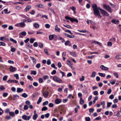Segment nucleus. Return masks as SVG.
Returning <instances> with one entry per match:
<instances>
[{"label": "nucleus", "mask_w": 121, "mask_h": 121, "mask_svg": "<svg viewBox=\"0 0 121 121\" xmlns=\"http://www.w3.org/2000/svg\"><path fill=\"white\" fill-rule=\"evenodd\" d=\"M30 116H27L26 115H24L22 116V118L24 120H28L30 119Z\"/></svg>", "instance_id": "5"}, {"label": "nucleus", "mask_w": 121, "mask_h": 121, "mask_svg": "<svg viewBox=\"0 0 121 121\" xmlns=\"http://www.w3.org/2000/svg\"><path fill=\"white\" fill-rule=\"evenodd\" d=\"M49 9H50L51 11V12L52 13H53V14H55L56 13L54 11V9H52L51 8H49Z\"/></svg>", "instance_id": "45"}, {"label": "nucleus", "mask_w": 121, "mask_h": 121, "mask_svg": "<svg viewBox=\"0 0 121 121\" xmlns=\"http://www.w3.org/2000/svg\"><path fill=\"white\" fill-rule=\"evenodd\" d=\"M44 52H45V53L47 55H49V54L48 53V50L46 49H45L44 50Z\"/></svg>", "instance_id": "36"}, {"label": "nucleus", "mask_w": 121, "mask_h": 121, "mask_svg": "<svg viewBox=\"0 0 121 121\" xmlns=\"http://www.w3.org/2000/svg\"><path fill=\"white\" fill-rule=\"evenodd\" d=\"M49 38L50 40H52L54 38V36L52 35H50L49 36Z\"/></svg>", "instance_id": "28"}, {"label": "nucleus", "mask_w": 121, "mask_h": 121, "mask_svg": "<svg viewBox=\"0 0 121 121\" xmlns=\"http://www.w3.org/2000/svg\"><path fill=\"white\" fill-rule=\"evenodd\" d=\"M49 78V76L47 75H44L43 77V78L44 80H45L46 79H48Z\"/></svg>", "instance_id": "22"}, {"label": "nucleus", "mask_w": 121, "mask_h": 121, "mask_svg": "<svg viewBox=\"0 0 121 121\" xmlns=\"http://www.w3.org/2000/svg\"><path fill=\"white\" fill-rule=\"evenodd\" d=\"M103 7L104 9H105L106 10H107L110 13H111L112 12L111 8L109 5L104 4L103 5Z\"/></svg>", "instance_id": "2"}, {"label": "nucleus", "mask_w": 121, "mask_h": 121, "mask_svg": "<svg viewBox=\"0 0 121 121\" xmlns=\"http://www.w3.org/2000/svg\"><path fill=\"white\" fill-rule=\"evenodd\" d=\"M7 78V75H5L3 78V81L6 80Z\"/></svg>", "instance_id": "50"}, {"label": "nucleus", "mask_w": 121, "mask_h": 121, "mask_svg": "<svg viewBox=\"0 0 121 121\" xmlns=\"http://www.w3.org/2000/svg\"><path fill=\"white\" fill-rule=\"evenodd\" d=\"M100 12L103 15H105L108 16H109V14L107 12L103 9H101Z\"/></svg>", "instance_id": "4"}, {"label": "nucleus", "mask_w": 121, "mask_h": 121, "mask_svg": "<svg viewBox=\"0 0 121 121\" xmlns=\"http://www.w3.org/2000/svg\"><path fill=\"white\" fill-rule=\"evenodd\" d=\"M112 104V103L111 102H108L107 103V108H108Z\"/></svg>", "instance_id": "38"}, {"label": "nucleus", "mask_w": 121, "mask_h": 121, "mask_svg": "<svg viewBox=\"0 0 121 121\" xmlns=\"http://www.w3.org/2000/svg\"><path fill=\"white\" fill-rule=\"evenodd\" d=\"M20 27H23L26 26L25 23L23 22L20 23Z\"/></svg>", "instance_id": "16"}, {"label": "nucleus", "mask_w": 121, "mask_h": 121, "mask_svg": "<svg viewBox=\"0 0 121 121\" xmlns=\"http://www.w3.org/2000/svg\"><path fill=\"white\" fill-rule=\"evenodd\" d=\"M60 40H61V42L63 43H64L65 41L64 39L61 37H60Z\"/></svg>", "instance_id": "64"}, {"label": "nucleus", "mask_w": 121, "mask_h": 121, "mask_svg": "<svg viewBox=\"0 0 121 121\" xmlns=\"http://www.w3.org/2000/svg\"><path fill=\"white\" fill-rule=\"evenodd\" d=\"M34 26L36 28H38L39 26V25L37 23H35L33 24Z\"/></svg>", "instance_id": "19"}, {"label": "nucleus", "mask_w": 121, "mask_h": 121, "mask_svg": "<svg viewBox=\"0 0 121 121\" xmlns=\"http://www.w3.org/2000/svg\"><path fill=\"white\" fill-rule=\"evenodd\" d=\"M56 73V71L55 70H53L51 73V74L52 75H54Z\"/></svg>", "instance_id": "62"}, {"label": "nucleus", "mask_w": 121, "mask_h": 121, "mask_svg": "<svg viewBox=\"0 0 121 121\" xmlns=\"http://www.w3.org/2000/svg\"><path fill=\"white\" fill-rule=\"evenodd\" d=\"M100 68L102 70H104L107 71L108 70V68L104 66L103 65H102L100 66Z\"/></svg>", "instance_id": "6"}, {"label": "nucleus", "mask_w": 121, "mask_h": 121, "mask_svg": "<svg viewBox=\"0 0 121 121\" xmlns=\"http://www.w3.org/2000/svg\"><path fill=\"white\" fill-rule=\"evenodd\" d=\"M71 21L72 22H76L77 23L78 22V21L77 19L73 18H72Z\"/></svg>", "instance_id": "14"}, {"label": "nucleus", "mask_w": 121, "mask_h": 121, "mask_svg": "<svg viewBox=\"0 0 121 121\" xmlns=\"http://www.w3.org/2000/svg\"><path fill=\"white\" fill-rule=\"evenodd\" d=\"M65 31L66 32H68V33L70 34H73V33H72L71 32V31L69 30H65Z\"/></svg>", "instance_id": "61"}, {"label": "nucleus", "mask_w": 121, "mask_h": 121, "mask_svg": "<svg viewBox=\"0 0 121 121\" xmlns=\"http://www.w3.org/2000/svg\"><path fill=\"white\" fill-rule=\"evenodd\" d=\"M22 96L23 97L26 98L27 97L28 95L26 93H24L22 95Z\"/></svg>", "instance_id": "26"}, {"label": "nucleus", "mask_w": 121, "mask_h": 121, "mask_svg": "<svg viewBox=\"0 0 121 121\" xmlns=\"http://www.w3.org/2000/svg\"><path fill=\"white\" fill-rule=\"evenodd\" d=\"M9 115L12 117H14L15 115L14 113L13 112H10L9 113Z\"/></svg>", "instance_id": "25"}, {"label": "nucleus", "mask_w": 121, "mask_h": 121, "mask_svg": "<svg viewBox=\"0 0 121 121\" xmlns=\"http://www.w3.org/2000/svg\"><path fill=\"white\" fill-rule=\"evenodd\" d=\"M63 26L64 27H66L70 29H72L71 26L69 25H63Z\"/></svg>", "instance_id": "31"}, {"label": "nucleus", "mask_w": 121, "mask_h": 121, "mask_svg": "<svg viewBox=\"0 0 121 121\" xmlns=\"http://www.w3.org/2000/svg\"><path fill=\"white\" fill-rule=\"evenodd\" d=\"M23 89H22L21 88H18L17 89V93H20L23 91Z\"/></svg>", "instance_id": "15"}, {"label": "nucleus", "mask_w": 121, "mask_h": 121, "mask_svg": "<svg viewBox=\"0 0 121 121\" xmlns=\"http://www.w3.org/2000/svg\"><path fill=\"white\" fill-rule=\"evenodd\" d=\"M35 39L33 38H31L30 39V42L31 43H33L35 40Z\"/></svg>", "instance_id": "63"}, {"label": "nucleus", "mask_w": 121, "mask_h": 121, "mask_svg": "<svg viewBox=\"0 0 121 121\" xmlns=\"http://www.w3.org/2000/svg\"><path fill=\"white\" fill-rule=\"evenodd\" d=\"M42 100V98L41 97H40L39 98V99L37 102V104H39L41 101Z\"/></svg>", "instance_id": "32"}, {"label": "nucleus", "mask_w": 121, "mask_h": 121, "mask_svg": "<svg viewBox=\"0 0 121 121\" xmlns=\"http://www.w3.org/2000/svg\"><path fill=\"white\" fill-rule=\"evenodd\" d=\"M92 8L93 10L94 13L95 15L96 16H98V17L101 18V16L100 15L99 10H98V8L96 4H93L92 5Z\"/></svg>", "instance_id": "1"}, {"label": "nucleus", "mask_w": 121, "mask_h": 121, "mask_svg": "<svg viewBox=\"0 0 121 121\" xmlns=\"http://www.w3.org/2000/svg\"><path fill=\"white\" fill-rule=\"evenodd\" d=\"M38 94V92H35V93L33 95V97L34 98L37 96Z\"/></svg>", "instance_id": "29"}, {"label": "nucleus", "mask_w": 121, "mask_h": 121, "mask_svg": "<svg viewBox=\"0 0 121 121\" xmlns=\"http://www.w3.org/2000/svg\"><path fill=\"white\" fill-rule=\"evenodd\" d=\"M38 115L37 114H34L33 116V119L34 120H36L38 117Z\"/></svg>", "instance_id": "20"}, {"label": "nucleus", "mask_w": 121, "mask_h": 121, "mask_svg": "<svg viewBox=\"0 0 121 121\" xmlns=\"http://www.w3.org/2000/svg\"><path fill=\"white\" fill-rule=\"evenodd\" d=\"M8 95V93H3V97H6Z\"/></svg>", "instance_id": "54"}, {"label": "nucleus", "mask_w": 121, "mask_h": 121, "mask_svg": "<svg viewBox=\"0 0 121 121\" xmlns=\"http://www.w3.org/2000/svg\"><path fill=\"white\" fill-rule=\"evenodd\" d=\"M69 54L72 56L74 57H75L76 56V54L75 52H71L69 51Z\"/></svg>", "instance_id": "13"}, {"label": "nucleus", "mask_w": 121, "mask_h": 121, "mask_svg": "<svg viewBox=\"0 0 121 121\" xmlns=\"http://www.w3.org/2000/svg\"><path fill=\"white\" fill-rule=\"evenodd\" d=\"M51 66L52 67L54 68V69H57V67L55 66V65L54 63L52 64L51 65Z\"/></svg>", "instance_id": "42"}, {"label": "nucleus", "mask_w": 121, "mask_h": 121, "mask_svg": "<svg viewBox=\"0 0 121 121\" xmlns=\"http://www.w3.org/2000/svg\"><path fill=\"white\" fill-rule=\"evenodd\" d=\"M31 6L29 5L26 6V8L25 9V11H28L31 8Z\"/></svg>", "instance_id": "10"}, {"label": "nucleus", "mask_w": 121, "mask_h": 121, "mask_svg": "<svg viewBox=\"0 0 121 121\" xmlns=\"http://www.w3.org/2000/svg\"><path fill=\"white\" fill-rule=\"evenodd\" d=\"M27 78L28 79L30 80H33L32 78L30 75H28L27 76Z\"/></svg>", "instance_id": "49"}, {"label": "nucleus", "mask_w": 121, "mask_h": 121, "mask_svg": "<svg viewBox=\"0 0 121 121\" xmlns=\"http://www.w3.org/2000/svg\"><path fill=\"white\" fill-rule=\"evenodd\" d=\"M5 89V88L3 86H0V91L4 90Z\"/></svg>", "instance_id": "34"}, {"label": "nucleus", "mask_w": 121, "mask_h": 121, "mask_svg": "<svg viewBox=\"0 0 121 121\" xmlns=\"http://www.w3.org/2000/svg\"><path fill=\"white\" fill-rule=\"evenodd\" d=\"M48 94L49 92L48 91H45L43 93V95L44 97L46 98L48 96Z\"/></svg>", "instance_id": "12"}, {"label": "nucleus", "mask_w": 121, "mask_h": 121, "mask_svg": "<svg viewBox=\"0 0 121 121\" xmlns=\"http://www.w3.org/2000/svg\"><path fill=\"white\" fill-rule=\"evenodd\" d=\"M37 73V72L36 71H32L30 73L31 74H33L34 75H35Z\"/></svg>", "instance_id": "37"}, {"label": "nucleus", "mask_w": 121, "mask_h": 121, "mask_svg": "<svg viewBox=\"0 0 121 121\" xmlns=\"http://www.w3.org/2000/svg\"><path fill=\"white\" fill-rule=\"evenodd\" d=\"M98 74L100 76L102 77H104L105 76V74L104 73H99Z\"/></svg>", "instance_id": "33"}, {"label": "nucleus", "mask_w": 121, "mask_h": 121, "mask_svg": "<svg viewBox=\"0 0 121 121\" xmlns=\"http://www.w3.org/2000/svg\"><path fill=\"white\" fill-rule=\"evenodd\" d=\"M35 32V31H28V34L29 35H32L34 34Z\"/></svg>", "instance_id": "52"}, {"label": "nucleus", "mask_w": 121, "mask_h": 121, "mask_svg": "<svg viewBox=\"0 0 121 121\" xmlns=\"http://www.w3.org/2000/svg\"><path fill=\"white\" fill-rule=\"evenodd\" d=\"M65 18L66 19L69 20L71 21L72 18L69 17L68 16H66L65 17Z\"/></svg>", "instance_id": "51"}, {"label": "nucleus", "mask_w": 121, "mask_h": 121, "mask_svg": "<svg viewBox=\"0 0 121 121\" xmlns=\"http://www.w3.org/2000/svg\"><path fill=\"white\" fill-rule=\"evenodd\" d=\"M21 35L24 36H26V33L25 31L22 32L21 33Z\"/></svg>", "instance_id": "40"}, {"label": "nucleus", "mask_w": 121, "mask_h": 121, "mask_svg": "<svg viewBox=\"0 0 121 121\" xmlns=\"http://www.w3.org/2000/svg\"><path fill=\"white\" fill-rule=\"evenodd\" d=\"M116 58L117 60L121 59V55H118L116 56Z\"/></svg>", "instance_id": "30"}, {"label": "nucleus", "mask_w": 121, "mask_h": 121, "mask_svg": "<svg viewBox=\"0 0 121 121\" xmlns=\"http://www.w3.org/2000/svg\"><path fill=\"white\" fill-rule=\"evenodd\" d=\"M94 110V109L93 108H90L89 109V111L90 113L93 112Z\"/></svg>", "instance_id": "43"}, {"label": "nucleus", "mask_w": 121, "mask_h": 121, "mask_svg": "<svg viewBox=\"0 0 121 121\" xmlns=\"http://www.w3.org/2000/svg\"><path fill=\"white\" fill-rule=\"evenodd\" d=\"M39 82L40 83H42L43 81V78H40L39 79Z\"/></svg>", "instance_id": "58"}, {"label": "nucleus", "mask_w": 121, "mask_h": 121, "mask_svg": "<svg viewBox=\"0 0 121 121\" xmlns=\"http://www.w3.org/2000/svg\"><path fill=\"white\" fill-rule=\"evenodd\" d=\"M13 100L16 99L17 98H19V96L17 95H13Z\"/></svg>", "instance_id": "24"}, {"label": "nucleus", "mask_w": 121, "mask_h": 121, "mask_svg": "<svg viewBox=\"0 0 121 121\" xmlns=\"http://www.w3.org/2000/svg\"><path fill=\"white\" fill-rule=\"evenodd\" d=\"M62 101L61 99H56L55 101V102L56 104H58L61 102Z\"/></svg>", "instance_id": "11"}, {"label": "nucleus", "mask_w": 121, "mask_h": 121, "mask_svg": "<svg viewBox=\"0 0 121 121\" xmlns=\"http://www.w3.org/2000/svg\"><path fill=\"white\" fill-rule=\"evenodd\" d=\"M48 108L46 106H44L41 109L42 111H45L48 110Z\"/></svg>", "instance_id": "27"}, {"label": "nucleus", "mask_w": 121, "mask_h": 121, "mask_svg": "<svg viewBox=\"0 0 121 121\" xmlns=\"http://www.w3.org/2000/svg\"><path fill=\"white\" fill-rule=\"evenodd\" d=\"M112 22L114 24H118L119 22L118 20H116L115 19H113L112 21Z\"/></svg>", "instance_id": "9"}, {"label": "nucleus", "mask_w": 121, "mask_h": 121, "mask_svg": "<svg viewBox=\"0 0 121 121\" xmlns=\"http://www.w3.org/2000/svg\"><path fill=\"white\" fill-rule=\"evenodd\" d=\"M39 46L41 48H43V44L41 43H39Z\"/></svg>", "instance_id": "53"}, {"label": "nucleus", "mask_w": 121, "mask_h": 121, "mask_svg": "<svg viewBox=\"0 0 121 121\" xmlns=\"http://www.w3.org/2000/svg\"><path fill=\"white\" fill-rule=\"evenodd\" d=\"M38 7L40 8H43L44 7V6L41 4H39V5H36Z\"/></svg>", "instance_id": "56"}, {"label": "nucleus", "mask_w": 121, "mask_h": 121, "mask_svg": "<svg viewBox=\"0 0 121 121\" xmlns=\"http://www.w3.org/2000/svg\"><path fill=\"white\" fill-rule=\"evenodd\" d=\"M53 80L55 82L58 83H61L62 82V80L60 79L59 78L56 76H53Z\"/></svg>", "instance_id": "3"}, {"label": "nucleus", "mask_w": 121, "mask_h": 121, "mask_svg": "<svg viewBox=\"0 0 121 121\" xmlns=\"http://www.w3.org/2000/svg\"><path fill=\"white\" fill-rule=\"evenodd\" d=\"M48 101H46L43 103V105H47L48 104Z\"/></svg>", "instance_id": "46"}, {"label": "nucleus", "mask_w": 121, "mask_h": 121, "mask_svg": "<svg viewBox=\"0 0 121 121\" xmlns=\"http://www.w3.org/2000/svg\"><path fill=\"white\" fill-rule=\"evenodd\" d=\"M84 102V101L83 100L82 97H81L80 100V104L81 105H82L83 104Z\"/></svg>", "instance_id": "17"}, {"label": "nucleus", "mask_w": 121, "mask_h": 121, "mask_svg": "<svg viewBox=\"0 0 121 121\" xmlns=\"http://www.w3.org/2000/svg\"><path fill=\"white\" fill-rule=\"evenodd\" d=\"M30 58H31L32 60L33 61V63L35 64L36 63L37 61L35 58L34 57L30 56Z\"/></svg>", "instance_id": "21"}, {"label": "nucleus", "mask_w": 121, "mask_h": 121, "mask_svg": "<svg viewBox=\"0 0 121 121\" xmlns=\"http://www.w3.org/2000/svg\"><path fill=\"white\" fill-rule=\"evenodd\" d=\"M51 64V61L50 60L48 59L47 61V64L48 65H50Z\"/></svg>", "instance_id": "57"}, {"label": "nucleus", "mask_w": 121, "mask_h": 121, "mask_svg": "<svg viewBox=\"0 0 121 121\" xmlns=\"http://www.w3.org/2000/svg\"><path fill=\"white\" fill-rule=\"evenodd\" d=\"M6 39L5 37H0V41H4Z\"/></svg>", "instance_id": "23"}, {"label": "nucleus", "mask_w": 121, "mask_h": 121, "mask_svg": "<svg viewBox=\"0 0 121 121\" xmlns=\"http://www.w3.org/2000/svg\"><path fill=\"white\" fill-rule=\"evenodd\" d=\"M9 69L11 72H13L15 71L16 68L12 66H11L10 67Z\"/></svg>", "instance_id": "8"}, {"label": "nucleus", "mask_w": 121, "mask_h": 121, "mask_svg": "<svg viewBox=\"0 0 121 121\" xmlns=\"http://www.w3.org/2000/svg\"><path fill=\"white\" fill-rule=\"evenodd\" d=\"M5 45V44L4 42H0V46H4Z\"/></svg>", "instance_id": "44"}, {"label": "nucleus", "mask_w": 121, "mask_h": 121, "mask_svg": "<svg viewBox=\"0 0 121 121\" xmlns=\"http://www.w3.org/2000/svg\"><path fill=\"white\" fill-rule=\"evenodd\" d=\"M29 107L27 105H24V109L25 110H27L28 108Z\"/></svg>", "instance_id": "47"}, {"label": "nucleus", "mask_w": 121, "mask_h": 121, "mask_svg": "<svg viewBox=\"0 0 121 121\" xmlns=\"http://www.w3.org/2000/svg\"><path fill=\"white\" fill-rule=\"evenodd\" d=\"M55 30L56 31L59 32H60V29L58 28V26L57 25L55 26Z\"/></svg>", "instance_id": "18"}, {"label": "nucleus", "mask_w": 121, "mask_h": 121, "mask_svg": "<svg viewBox=\"0 0 121 121\" xmlns=\"http://www.w3.org/2000/svg\"><path fill=\"white\" fill-rule=\"evenodd\" d=\"M114 75L117 78H118V74L116 73H113Z\"/></svg>", "instance_id": "60"}, {"label": "nucleus", "mask_w": 121, "mask_h": 121, "mask_svg": "<svg viewBox=\"0 0 121 121\" xmlns=\"http://www.w3.org/2000/svg\"><path fill=\"white\" fill-rule=\"evenodd\" d=\"M117 116L119 117L121 116V111H119L118 112L117 114Z\"/></svg>", "instance_id": "59"}, {"label": "nucleus", "mask_w": 121, "mask_h": 121, "mask_svg": "<svg viewBox=\"0 0 121 121\" xmlns=\"http://www.w3.org/2000/svg\"><path fill=\"white\" fill-rule=\"evenodd\" d=\"M96 74V73L95 72H92V75H91V76L92 77H94L95 75V74Z\"/></svg>", "instance_id": "41"}, {"label": "nucleus", "mask_w": 121, "mask_h": 121, "mask_svg": "<svg viewBox=\"0 0 121 121\" xmlns=\"http://www.w3.org/2000/svg\"><path fill=\"white\" fill-rule=\"evenodd\" d=\"M70 9H71L73 11H74V10H76V8L75 7L73 6L72 7H70Z\"/></svg>", "instance_id": "39"}, {"label": "nucleus", "mask_w": 121, "mask_h": 121, "mask_svg": "<svg viewBox=\"0 0 121 121\" xmlns=\"http://www.w3.org/2000/svg\"><path fill=\"white\" fill-rule=\"evenodd\" d=\"M65 35L66 37L71 38H73L74 37V35H71L66 33H65Z\"/></svg>", "instance_id": "7"}, {"label": "nucleus", "mask_w": 121, "mask_h": 121, "mask_svg": "<svg viewBox=\"0 0 121 121\" xmlns=\"http://www.w3.org/2000/svg\"><path fill=\"white\" fill-rule=\"evenodd\" d=\"M14 76L17 79H18L19 78L18 75V74H14Z\"/></svg>", "instance_id": "55"}, {"label": "nucleus", "mask_w": 121, "mask_h": 121, "mask_svg": "<svg viewBox=\"0 0 121 121\" xmlns=\"http://www.w3.org/2000/svg\"><path fill=\"white\" fill-rule=\"evenodd\" d=\"M10 40L11 41L13 42V43H17L16 41L14 39L12 38H10Z\"/></svg>", "instance_id": "35"}, {"label": "nucleus", "mask_w": 121, "mask_h": 121, "mask_svg": "<svg viewBox=\"0 0 121 121\" xmlns=\"http://www.w3.org/2000/svg\"><path fill=\"white\" fill-rule=\"evenodd\" d=\"M110 40L113 42H115L116 41V39L115 38H112L110 39Z\"/></svg>", "instance_id": "48"}]
</instances>
